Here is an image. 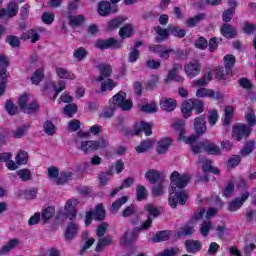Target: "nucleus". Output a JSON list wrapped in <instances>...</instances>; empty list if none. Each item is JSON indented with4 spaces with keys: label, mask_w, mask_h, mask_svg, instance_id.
<instances>
[{
    "label": "nucleus",
    "mask_w": 256,
    "mask_h": 256,
    "mask_svg": "<svg viewBox=\"0 0 256 256\" xmlns=\"http://www.w3.org/2000/svg\"><path fill=\"white\" fill-rule=\"evenodd\" d=\"M189 175L187 174H179V172L174 171L170 175V196L168 198V203L172 209H175L177 205H185L187 203V199H189V195L183 189L187 187V183H189Z\"/></svg>",
    "instance_id": "nucleus-1"
},
{
    "label": "nucleus",
    "mask_w": 256,
    "mask_h": 256,
    "mask_svg": "<svg viewBox=\"0 0 256 256\" xmlns=\"http://www.w3.org/2000/svg\"><path fill=\"white\" fill-rule=\"evenodd\" d=\"M127 94L125 92H119L116 95L112 97L109 101V108H106L103 110V112L100 114V117L102 119H111L114 115V111L117 109V107H120L123 111H131L133 107V101L127 99Z\"/></svg>",
    "instance_id": "nucleus-2"
},
{
    "label": "nucleus",
    "mask_w": 256,
    "mask_h": 256,
    "mask_svg": "<svg viewBox=\"0 0 256 256\" xmlns=\"http://www.w3.org/2000/svg\"><path fill=\"white\" fill-rule=\"evenodd\" d=\"M191 150L195 154H199L202 153L203 151H206L207 153H209V155H221V148L209 140L192 144Z\"/></svg>",
    "instance_id": "nucleus-3"
},
{
    "label": "nucleus",
    "mask_w": 256,
    "mask_h": 256,
    "mask_svg": "<svg viewBox=\"0 0 256 256\" xmlns=\"http://www.w3.org/2000/svg\"><path fill=\"white\" fill-rule=\"evenodd\" d=\"M107 145H109V141L105 139H100L99 141L86 140L81 142L78 149H80V151H83L84 153H93V151H97V149L107 147Z\"/></svg>",
    "instance_id": "nucleus-4"
},
{
    "label": "nucleus",
    "mask_w": 256,
    "mask_h": 256,
    "mask_svg": "<svg viewBox=\"0 0 256 256\" xmlns=\"http://www.w3.org/2000/svg\"><path fill=\"white\" fill-rule=\"evenodd\" d=\"M151 223H153V218L148 217L147 220L143 223L141 229H149V227H151ZM141 229L135 228L131 232H126V234L120 240V243L122 245H129L130 243H133L134 239L139 237V231H141Z\"/></svg>",
    "instance_id": "nucleus-5"
},
{
    "label": "nucleus",
    "mask_w": 256,
    "mask_h": 256,
    "mask_svg": "<svg viewBox=\"0 0 256 256\" xmlns=\"http://www.w3.org/2000/svg\"><path fill=\"white\" fill-rule=\"evenodd\" d=\"M201 69H202V65H201V62H199V60L191 61L188 64H186L184 67V71L187 77H189V79H193L197 77V75H200Z\"/></svg>",
    "instance_id": "nucleus-6"
},
{
    "label": "nucleus",
    "mask_w": 256,
    "mask_h": 256,
    "mask_svg": "<svg viewBox=\"0 0 256 256\" xmlns=\"http://www.w3.org/2000/svg\"><path fill=\"white\" fill-rule=\"evenodd\" d=\"M251 129L245 124H236L232 129V136L236 141H241L243 137H248L250 135Z\"/></svg>",
    "instance_id": "nucleus-7"
},
{
    "label": "nucleus",
    "mask_w": 256,
    "mask_h": 256,
    "mask_svg": "<svg viewBox=\"0 0 256 256\" xmlns=\"http://www.w3.org/2000/svg\"><path fill=\"white\" fill-rule=\"evenodd\" d=\"M97 49L105 50V49H120L121 42L116 40L115 38H110L107 40H98L95 43Z\"/></svg>",
    "instance_id": "nucleus-8"
},
{
    "label": "nucleus",
    "mask_w": 256,
    "mask_h": 256,
    "mask_svg": "<svg viewBox=\"0 0 256 256\" xmlns=\"http://www.w3.org/2000/svg\"><path fill=\"white\" fill-rule=\"evenodd\" d=\"M117 11H119L117 6H111V3L107 1H102L98 4V14L101 17H107L108 15L117 13Z\"/></svg>",
    "instance_id": "nucleus-9"
},
{
    "label": "nucleus",
    "mask_w": 256,
    "mask_h": 256,
    "mask_svg": "<svg viewBox=\"0 0 256 256\" xmlns=\"http://www.w3.org/2000/svg\"><path fill=\"white\" fill-rule=\"evenodd\" d=\"M174 129H179L180 131V140L185 141L188 145H193L195 141H197V136L192 135L189 138L186 139L185 137V121L180 120L176 123H174Z\"/></svg>",
    "instance_id": "nucleus-10"
},
{
    "label": "nucleus",
    "mask_w": 256,
    "mask_h": 256,
    "mask_svg": "<svg viewBox=\"0 0 256 256\" xmlns=\"http://www.w3.org/2000/svg\"><path fill=\"white\" fill-rule=\"evenodd\" d=\"M145 177L148 179L149 183H152V185H155V183L165 182V174L157 170H148L145 174Z\"/></svg>",
    "instance_id": "nucleus-11"
},
{
    "label": "nucleus",
    "mask_w": 256,
    "mask_h": 256,
    "mask_svg": "<svg viewBox=\"0 0 256 256\" xmlns=\"http://www.w3.org/2000/svg\"><path fill=\"white\" fill-rule=\"evenodd\" d=\"M98 70L100 75L95 79L97 82L105 81V79H109V77L113 75V67L111 64H100L98 65Z\"/></svg>",
    "instance_id": "nucleus-12"
},
{
    "label": "nucleus",
    "mask_w": 256,
    "mask_h": 256,
    "mask_svg": "<svg viewBox=\"0 0 256 256\" xmlns=\"http://www.w3.org/2000/svg\"><path fill=\"white\" fill-rule=\"evenodd\" d=\"M172 143L173 141L171 140V138H162L158 140L155 146L156 153L158 155H165L169 153V148L171 147Z\"/></svg>",
    "instance_id": "nucleus-13"
},
{
    "label": "nucleus",
    "mask_w": 256,
    "mask_h": 256,
    "mask_svg": "<svg viewBox=\"0 0 256 256\" xmlns=\"http://www.w3.org/2000/svg\"><path fill=\"white\" fill-rule=\"evenodd\" d=\"M149 51H151L152 53H158L161 59H167L170 53H175L174 49H167V47L163 45H155V44L150 45Z\"/></svg>",
    "instance_id": "nucleus-14"
},
{
    "label": "nucleus",
    "mask_w": 256,
    "mask_h": 256,
    "mask_svg": "<svg viewBox=\"0 0 256 256\" xmlns=\"http://www.w3.org/2000/svg\"><path fill=\"white\" fill-rule=\"evenodd\" d=\"M19 13V4L16 2H10L7 6V9L2 8L0 10V17L8 16V19L15 17Z\"/></svg>",
    "instance_id": "nucleus-15"
},
{
    "label": "nucleus",
    "mask_w": 256,
    "mask_h": 256,
    "mask_svg": "<svg viewBox=\"0 0 256 256\" xmlns=\"http://www.w3.org/2000/svg\"><path fill=\"white\" fill-rule=\"evenodd\" d=\"M194 129L197 135H205V133H207V122L205 121V115H201L194 119Z\"/></svg>",
    "instance_id": "nucleus-16"
},
{
    "label": "nucleus",
    "mask_w": 256,
    "mask_h": 256,
    "mask_svg": "<svg viewBox=\"0 0 256 256\" xmlns=\"http://www.w3.org/2000/svg\"><path fill=\"white\" fill-rule=\"evenodd\" d=\"M153 129V124L152 123H147V122H139L135 125L134 127V133L135 135H141L143 132L145 133L146 137H149L151 131Z\"/></svg>",
    "instance_id": "nucleus-17"
},
{
    "label": "nucleus",
    "mask_w": 256,
    "mask_h": 256,
    "mask_svg": "<svg viewBox=\"0 0 256 256\" xmlns=\"http://www.w3.org/2000/svg\"><path fill=\"white\" fill-rule=\"evenodd\" d=\"M246 199H249V194L248 192H245L244 194L241 195V197H238L234 199L232 202L229 204V211H237L240 209V207L245 203Z\"/></svg>",
    "instance_id": "nucleus-18"
},
{
    "label": "nucleus",
    "mask_w": 256,
    "mask_h": 256,
    "mask_svg": "<svg viewBox=\"0 0 256 256\" xmlns=\"http://www.w3.org/2000/svg\"><path fill=\"white\" fill-rule=\"evenodd\" d=\"M198 163L202 164V169L204 173H214V175H219V169L213 167V162L211 160L199 158Z\"/></svg>",
    "instance_id": "nucleus-19"
},
{
    "label": "nucleus",
    "mask_w": 256,
    "mask_h": 256,
    "mask_svg": "<svg viewBox=\"0 0 256 256\" xmlns=\"http://www.w3.org/2000/svg\"><path fill=\"white\" fill-rule=\"evenodd\" d=\"M75 205H77V200H68L65 205L66 217H69L70 221H73L77 217Z\"/></svg>",
    "instance_id": "nucleus-20"
},
{
    "label": "nucleus",
    "mask_w": 256,
    "mask_h": 256,
    "mask_svg": "<svg viewBox=\"0 0 256 256\" xmlns=\"http://www.w3.org/2000/svg\"><path fill=\"white\" fill-rule=\"evenodd\" d=\"M221 33L226 39H235V37H237V30L235 29V26L231 24L226 23L222 25Z\"/></svg>",
    "instance_id": "nucleus-21"
},
{
    "label": "nucleus",
    "mask_w": 256,
    "mask_h": 256,
    "mask_svg": "<svg viewBox=\"0 0 256 256\" xmlns=\"http://www.w3.org/2000/svg\"><path fill=\"white\" fill-rule=\"evenodd\" d=\"M78 232H79V225H77L75 222H70L65 231L66 240L71 241L72 239H75Z\"/></svg>",
    "instance_id": "nucleus-22"
},
{
    "label": "nucleus",
    "mask_w": 256,
    "mask_h": 256,
    "mask_svg": "<svg viewBox=\"0 0 256 256\" xmlns=\"http://www.w3.org/2000/svg\"><path fill=\"white\" fill-rule=\"evenodd\" d=\"M185 247L187 253H199V250L201 249L202 245L199 240H187L185 242Z\"/></svg>",
    "instance_id": "nucleus-23"
},
{
    "label": "nucleus",
    "mask_w": 256,
    "mask_h": 256,
    "mask_svg": "<svg viewBox=\"0 0 256 256\" xmlns=\"http://www.w3.org/2000/svg\"><path fill=\"white\" fill-rule=\"evenodd\" d=\"M160 107L164 111H173L177 107V102L173 98H162Z\"/></svg>",
    "instance_id": "nucleus-24"
},
{
    "label": "nucleus",
    "mask_w": 256,
    "mask_h": 256,
    "mask_svg": "<svg viewBox=\"0 0 256 256\" xmlns=\"http://www.w3.org/2000/svg\"><path fill=\"white\" fill-rule=\"evenodd\" d=\"M155 32L158 35V37H156V43H161L169 39V35H170L169 28L163 29L161 26H157L155 28Z\"/></svg>",
    "instance_id": "nucleus-25"
},
{
    "label": "nucleus",
    "mask_w": 256,
    "mask_h": 256,
    "mask_svg": "<svg viewBox=\"0 0 256 256\" xmlns=\"http://www.w3.org/2000/svg\"><path fill=\"white\" fill-rule=\"evenodd\" d=\"M195 233V225L193 222L185 224L180 230L178 231L179 237H187L189 235H193Z\"/></svg>",
    "instance_id": "nucleus-26"
},
{
    "label": "nucleus",
    "mask_w": 256,
    "mask_h": 256,
    "mask_svg": "<svg viewBox=\"0 0 256 256\" xmlns=\"http://www.w3.org/2000/svg\"><path fill=\"white\" fill-rule=\"evenodd\" d=\"M100 83H101L100 89L102 93H105L107 91H113V89L117 87V83H115V81H113V79H110V78H105Z\"/></svg>",
    "instance_id": "nucleus-27"
},
{
    "label": "nucleus",
    "mask_w": 256,
    "mask_h": 256,
    "mask_svg": "<svg viewBox=\"0 0 256 256\" xmlns=\"http://www.w3.org/2000/svg\"><path fill=\"white\" fill-rule=\"evenodd\" d=\"M210 81H213V74L211 72H208L204 77L194 80L192 82V85L194 87H205Z\"/></svg>",
    "instance_id": "nucleus-28"
},
{
    "label": "nucleus",
    "mask_w": 256,
    "mask_h": 256,
    "mask_svg": "<svg viewBox=\"0 0 256 256\" xmlns=\"http://www.w3.org/2000/svg\"><path fill=\"white\" fill-rule=\"evenodd\" d=\"M193 105H194V100H185L182 103V113L185 117V119H188V117H191V112L193 111Z\"/></svg>",
    "instance_id": "nucleus-29"
},
{
    "label": "nucleus",
    "mask_w": 256,
    "mask_h": 256,
    "mask_svg": "<svg viewBox=\"0 0 256 256\" xmlns=\"http://www.w3.org/2000/svg\"><path fill=\"white\" fill-rule=\"evenodd\" d=\"M21 39H23L24 41H27V39H31V43H37V41H39V39H40V36L36 30L31 29V30H28L27 32L23 33L21 35Z\"/></svg>",
    "instance_id": "nucleus-30"
},
{
    "label": "nucleus",
    "mask_w": 256,
    "mask_h": 256,
    "mask_svg": "<svg viewBox=\"0 0 256 256\" xmlns=\"http://www.w3.org/2000/svg\"><path fill=\"white\" fill-rule=\"evenodd\" d=\"M141 45H143V42H136L134 48L132 49V51H130L128 56V61L130 63H135L137 59H139V47H141Z\"/></svg>",
    "instance_id": "nucleus-31"
},
{
    "label": "nucleus",
    "mask_w": 256,
    "mask_h": 256,
    "mask_svg": "<svg viewBox=\"0 0 256 256\" xmlns=\"http://www.w3.org/2000/svg\"><path fill=\"white\" fill-rule=\"evenodd\" d=\"M111 243H113V240L109 236L100 238L95 248L96 253H101V251H103L105 247L111 245Z\"/></svg>",
    "instance_id": "nucleus-32"
},
{
    "label": "nucleus",
    "mask_w": 256,
    "mask_h": 256,
    "mask_svg": "<svg viewBox=\"0 0 256 256\" xmlns=\"http://www.w3.org/2000/svg\"><path fill=\"white\" fill-rule=\"evenodd\" d=\"M211 229H213L211 220H204L200 225V235H202V237H208Z\"/></svg>",
    "instance_id": "nucleus-33"
},
{
    "label": "nucleus",
    "mask_w": 256,
    "mask_h": 256,
    "mask_svg": "<svg viewBox=\"0 0 256 256\" xmlns=\"http://www.w3.org/2000/svg\"><path fill=\"white\" fill-rule=\"evenodd\" d=\"M149 196V191H147V188L143 185H138L136 187V199L137 201H145L147 197Z\"/></svg>",
    "instance_id": "nucleus-34"
},
{
    "label": "nucleus",
    "mask_w": 256,
    "mask_h": 256,
    "mask_svg": "<svg viewBox=\"0 0 256 256\" xmlns=\"http://www.w3.org/2000/svg\"><path fill=\"white\" fill-rule=\"evenodd\" d=\"M169 237H171V231L164 230L156 233L152 241L154 243H161V241H168Z\"/></svg>",
    "instance_id": "nucleus-35"
},
{
    "label": "nucleus",
    "mask_w": 256,
    "mask_h": 256,
    "mask_svg": "<svg viewBox=\"0 0 256 256\" xmlns=\"http://www.w3.org/2000/svg\"><path fill=\"white\" fill-rule=\"evenodd\" d=\"M204 19H205V14L203 13L195 15L194 17H191L188 20H186V27H196V25H199V23Z\"/></svg>",
    "instance_id": "nucleus-36"
},
{
    "label": "nucleus",
    "mask_w": 256,
    "mask_h": 256,
    "mask_svg": "<svg viewBox=\"0 0 256 256\" xmlns=\"http://www.w3.org/2000/svg\"><path fill=\"white\" fill-rule=\"evenodd\" d=\"M16 163L17 165H27L29 161V154L25 150H20L16 157Z\"/></svg>",
    "instance_id": "nucleus-37"
},
{
    "label": "nucleus",
    "mask_w": 256,
    "mask_h": 256,
    "mask_svg": "<svg viewBox=\"0 0 256 256\" xmlns=\"http://www.w3.org/2000/svg\"><path fill=\"white\" fill-rule=\"evenodd\" d=\"M7 87V70L2 68L0 70V97L5 93V89Z\"/></svg>",
    "instance_id": "nucleus-38"
},
{
    "label": "nucleus",
    "mask_w": 256,
    "mask_h": 256,
    "mask_svg": "<svg viewBox=\"0 0 256 256\" xmlns=\"http://www.w3.org/2000/svg\"><path fill=\"white\" fill-rule=\"evenodd\" d=\"M56 73L58 77H60V79H70L71 81L75 79V74L69 72L65 68H61V67L56 68Z\"/></svg>",
    "instance_id": "nucleus-39"
},
{
    "label": "nucleus",
    "mask_w": 256,
    "mask_h": 256,
    "mask_svg": "<svg viewBox=\"0 0 256 256\" xmlns=\"http://www.w3.org/2000/svg\"><path fill=\"white\" fill-rule=\"evenodd\" d=\"M168 31L170 35H173L174 37H178L179 39H183V37H185L187 33L184 29H181L180 27H177V26L168 27Z\"/></svg>",
    "instance_id": "nucleus-40"
},
{
    "label": "nucleus",
    "mask_w": 256,
    "mask_h": 256,
    "mask_svg": "<svg viewBox=\"0 0 256 256\" xmlns=\"http://www.w3.org/2000/svg\"><path fill=\"white\" fill-rule=\"evenodd\" d=\"M151 147H153V142L149 139L144 140L139 146L136 147V153H147Z\"/></svg>",
    "instance_id": "nucleus-41"
},
{
    "label": "nucleus",
    "mask_w": 256,
    "mask_h": 256,
    "mask_svg": "<svg viewBox=\"0 0 256 256\" xmlns=\"http://www.w3.org/2000/svg\"><path fill=\"white\" fill-rule=\"evenodd\" d=\"M215 95V91H213V89H207V88H199L196 91V97L199 98H203V97H208L209 99H211V97H214Z\"/></svg>",
    "instance_id": "nucleus-42"
},
{
    "label": "nucleus",
    "mask_w": 256,
    "mask_h": 256,
    "mask_svg": "<svg viewBox=\"0 0 256 256\" xmlns=\"http://www.w3.org/2000/svg\"><path fill=\"white\" fill-rule=\"evenodd\" d=\"M128 201L127 196H123L120 199L116 200L114 203H112V206L110 208L111 213H117L119 209H121L122 205H125V203Z\"/></svg>",
    "instance_id": "nucleus-43"
},
{
    "label": "nucleus",
    "mask_w": 256,
    "mask_h": 256,
    "mask_svg": "<svg viewBox=\"0 0 256 256\" xmlns=\"http://www.w3.org/2000/svg\"><path fill=\"white\" fill-rule=\"evenodd\" d=\"M93 215L96 221H103V219H105V208L103 207V204H98L96 206Z\"/></svg>",
    "instance_id": "nucleus-44"
},
{
    "label": "nucleus",
    "mask_w": 256,
    "mask_h": 256,
    "mask_svg": "<svg viewBox=\"0 0 256 256\" xmlns=\"http://www.w3.org/2000/svg\"><path fill=\"white\" fill-rule=\"evenodd\" d=\"M145 211H147L148 218H150V219H156V217H159V215H160L159 209L157 207L153 206V204L146 205Z\"/></svg>",
    "instance_id": "nucleus-45"
},
{
    "label": "nucleus",
    "mask_w": 256,
    "mask_h": 256,
    "mask_svg": "<svg viewBox=\"0 0 256 256\" xmlns=\"http://www.w3.org/2000/svg\"><path fill=\"white\" fill-rule=\"evenodd\" d=\"M54 215H55V208L53 206H49L42 211L41 217L44 223H47V221H49V219H52Z\"/></svg>",
    "instance_id": "nucleus-46"
},
{
    "label": "nucleus",
    "mask_w": 256,
    "mask_h": 256,
    "mask_svg": "<svg viewBox=\"0 0 256 256\" xmlns=\"http://www.w3.org/2000/svg\"><path fill=\"white\" fill-rule=\"evenodd\" d=\"M68 19L70 21L71 27H79L84 21H85V16L83 15H78V16H71L68 15Z\"/></svg>",
    "instance_id": "nucleus-47"
},
{
    "label": "nucleus",
    "mask_w": 256,
    "mask_h": 256,
    "mask_svg": "<svg viewBox=\"0 0 256 256\" xmlns=\"http://www.w3.org/2000/svg\"><path fill=\"white\" fill-rule=\"evenodd\" d=\"M73 177V173L67 171V172H62L60 176L58 177L57 180H55L56 185H65L69 179Z\"/></svg>",
    "instance_id": "nucleus-48"
},
{
    "label": "nucleus",
    "mask_w": 256,
    "mask_h": 256,
    "mask_svg": "<svg viewBox=\"0 0 256 256\" xmlns=\"http://www.w3.org/2000/svg\"><path fill=\"white\" fill-rule=\"evenodd\" d=\"M119 35L122 39L131 37V35H133V26H131V24L123 26L119 31Z\"/></svg>",
    "instance_id": "nucleus-49"
},
{
    "label": "nucleus",
    "mask_w": 256,
    "mask_h": 256,
    "mask_svg": "<svg viewBox=\"0 0 256 256\" xmlns=\"http://www.w3.org/2000/svg\"><path fill=\"white\" fill-rule=\"evenodd\" d=\"M123 21H125V19H123V17L114 18L108 22L107 27L110 31L113 29H119V27H121V25H123Z\"/></svg>",
    "instance_id": "nucleus-50"
},
{
    "label": "nucleus",
    "mask_w": 256,
    "mask_h": 256,
    "mask_svg": "<svg viewBox=\"0 0 256 256\" xmlns=\"http://www.w3.org/2000/svg\"><path fill=\"white\" fill-rule=\"evenodd\" d=\"M254 149H255V142L249 141L245 144L244 148L240 151V153L242 157H247V155H250Z\"/></svg>",
    "instance_id": "nucleus-51"
},
{
    "label": "nucleus",
    "mask_w": 256,
    "mask_h": 256,
    "mask_svg": "<svg viewBox=\"0 0 256 256\" xmlns=\"http://www.w3.org/2000/svg\"><path fill=\"white\" fill-rule=\"evenodd\" d=\"M43 77H44L43 69L42 68L37 69L31 77V81L33 85H37L38 83H41V81H43Z\"/></svg>",
    "instance_id": "nucleus-52"
},
{
    "label": "nucleus",
    "mask_w": 256,
    "mask_h": 256,
    "mask_svg": "<svg viewBox=\"0 0 256 256\" xmlns=\"http://www.w3.org/2000/svg\"><path fill=\"white\" fill-rule=\"evenodd\" d=\"M19 245L18 239H11L5 246H3V253H6V255H9V252L13 251L15 247Z\"/></svg>",
    "instance_id": "nucleus-53"
},
{
    "label": "nucleus",
    "mask_w": 256,
    "mask_h": 256,
    "mask_svg": "<svg viewBox=\"0 0 256 256\" xmlns=\"http://www.w3.org/2000/svg\"><path fill=\"white\" fill-rule=\"evenodd\" d=\"M111 175H113V167L110 168L107 172H102L99 175L100 185H107V183H109Z\"/></svg>",
    "instance_id": "nucleus-54"
},
{
    "label": "nucleus",
    "mask_w": 256,
    "mask_h": 256,
    "mask_svg": "<svg viewBox=\"0 0 256 256\" xmlns=\"http://www.w3.org/2000/svg\"><path fill=\"white\" fill-rule=\"evenodd\" d=\"M132 183H134L133 178H127L123 181L122 185L114 190H112L110 197H115V195L117 193H119V191H121V189H123L124 187H129Z\"/></svg>",
    "instance_id": "nucleus-55"
},
{
    "label": "nucleus",
    "mask_w": 256,
    "mask_h": 256,
    "mask_svg": "<svg viewBox=\"0 0 256 256\" xmlns=\"http://www.w3.org/2000/svg\"><path fill=\"white\" fill-rule=\"evenodd\" d=\"M73 57L78 61H83L87 57V50L83 47L77 48L74 50Z\"/></svg>",
    "instance_id": "nucleus-56"
},
{
    "label": "nucleus",
    "mask_w": 256,
    "mask_h": 256,
    "mask_svg": "<svg viewBox=\"0 0 256 256\" xmlns=\"http://www.w3.org/2000/svg\"><path fill=\"white\" fill-rule=\"evenodd\" d=\"M17 175L21 181H31V170L29 169H21L18 170Z\"/></svg>",
    "instance_id": "nucleus-57"
},
{
    "label": "nucleus",
    "mask_w": 256,
    "mask_h": 256,
    "mask_svg": "<svg viewBox=\"0 0 256 256\" xmlns=\"http://www.w3.org/2000/svg\"><path fill=\"white\" fill-rule=\"evenodd\" d=\"M64 115H67V117H73L77 113V105L75 104H68L63 109Z\"/></svg>",
    "instance_id": "nucleus-58"
},
{
    "label": "nucleus",
    "mask_w": 256,
    "mask_h": 256,
    "mask_svg": "<svg viewBox=\"0 0 256 256\" xmlns=\"http://www.w3.org/2000/svg\"><path fill=\"white\" fill-rule=\"evenodd\" d=\"M217 121H219V114L217 113V110H211L208 113V123L211 125V127L215 126Z\"/></svg>",
    "instance_id": "nucleus-59"
},
{
    "label": "nucleus",
    "mask_w": 256,
    "mask_h": 256,
    "mask_svg": "<svg viewBox=\"0 0 256 256\" xmlns=\"http://www.w3.org/2000/svg\"><path fill=\"white\" fill-rule=\"evenodd\" d=\"M5 109L9 115H17L19 113V107L15 106L10 100L6 102Z\"/></svg>",
    "instance_id": "nucleus-60"
},
{
    "label": "nucleus",
    "mask_w": 256,
    "mask_h": 256,
    "mask_svg": "<svg viewBox=\"0 0 256 256\" xmlns=\"http://www.w3.org/2000/svg\"><path fill=\"white\" fill-rule=\"evenodd\" d=\"M233 107L228 106L225 108V114L223 119V125H229L231 123V117H233Z\"/></svg>",
    "instance_id": "nucleus-61"
},
{
    "label": "nucleus",
    "mask_w": 256,
    "mask_h": 256,
    "mask_svg": "<svg viewBox=\"0 0 256 256\" xmlns=\"http://www.w3.org/2000/svg\"><path fill=\"white\" fill-rule=\"evenodd\" d=\"M44 131L46 135H55V131H57V128H55L53 122L46 121L44 123Z\"/></svg>",
    "instance_id": "nucleus-62"
},
{
    "label": "nucleus",
    "mask_w": 256,
    "mask_h": 256,
    "mask_svg": "<svg viewBox=\"0 0 256 256\" xmlns=\"http://www.w3.org/2000/svg\"><path fill=\"white\" fill-rule=\"evenodd\" d=\"M137 211V206L131 204L124 209L122 212V217H131L132 215H136Z\"/></svg>",
    "instance_id": "nucleus-63"
},
{
    "label": "nucleus",
    "mask_w": 256,
    "mask_h": 256,
    "mask_svg": "<svg viewBox=\"0 0 256 256\" xmlns=\"http://www.w3.org/2000/svg\"><path fill=\"white\" fill-rule=\"evenodd\" d=\"M141 111L144 113H157V103L145 104L141 107Z\"/></svg>",
    "instance_id": "nucleus-64"
}]
</instances>
